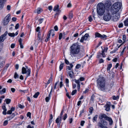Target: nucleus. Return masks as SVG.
<instances>
[{"mask_svg": "<svg viewBox=\"0 0 128 128\" xmlns=\"http://www.w3.org/2000/svg\"><path fill=\"white\" fill-rule=\"evenodd\" d=\"M105 4L106 6V8L112 14H116L121 8V5L119 2H117L114 3L112 6L111 8L109 7L111 6L110 3L108 2V1L106 2Z\"/></svg>", "mask_w": 128, "mask_h": 128, "instance_id": "obj_1", "label": "nucleus"}, {"mask_svg": "<svg viewBox=\"0 0 128 128\" xmlns=\"http://www.w3.org/2000/svg\"><path fill=\"white\" fill-rule=\"evenodd\" d=\"M96 82L97 86L99 90L105 92L108 90V87L105 86L106 82L104 78H100L97 80Z\"/></svg>", "mask_w": 128, "mask_h": 128, "instance_id": "obj_2", "label": "nucleus"}, {"mask_svg": "<svg viewBox=\"0 0 128 128\" xmlns=\"http://www.w3.org/2000/svg\"><path fill=\"white\" fill-rule=\"evenodd\" d=\"M80 47L79 43L78 42L73 44L70 46V53L72 56H74L79 53L80 51Z\"/></svg>", "mask_w": 128, "mask_h": 128, "instance_id": "obj_3", "label": "nucleus"}, {"mask_svg": "<svg viewBox=\"0 0 128 128\" xmlns=\"http://www.w3.org/2000/svg\"><path fill=\"white\" fill-rule=\"evenodd\" d=\"M105 6H106V5L101 2L99 3L97 5V11L99 16H101L104 14L105 11Z\"/></svg>", "mask_w": 128, "mask_h": 128, "instance_id": "obj_4", "label": "nucleus"}, {"mask_svg": "<svg viewBox=\"0 0 128 128\" xmlns=\"http://www.w3.org/2000/svg\"><path fill=\"white\" fill-rule=\"evenodd\" d=\"M31 70L30 68H28L27 66H25V68L23 67L22 68V74H26V78L30 76Z\"/></svg>", "mask_w": 128, "mask_h": 128, "instance_id": "obj_5", "label": "nucleus"}, {"mask_svg": "<svg viewBox=\"0 0 128 128\" xmlns=\"http://www.w3.org/2000/svg\"><path fill=\"white\" fill-rule=\"evenodd\" d=\"M110 11L108 10L107 8H106V12L104 16L103 20L106 21H109L112 17Z\"/></svg>", "mask_w": 128, "mask_h": 128, "instance_id": "obj_6", "label": "nucleus"}, {"mask_svg": "<svg viewBox=\"0 0 128 128\" xmlns=\"http://www.w3.org/2000/svg\"><path fill=\"white\" fill-rule=\"evenodd\" d=\"M108 124L107 122L104 119L100 120V121L98 122V126L101 128L104 127V126H106Z\"/></svg>", "mask_w": 128, "mask_h": 128, "instance_id": "obj_7", "label": "nucleus"}, {"mask_svg": "<svg viewBox=\"0 0 128 128\" xmlns=\"http://www.w3.org/2000/svg\"><path fill=\"white\" fill-rule=\"evenodd\" d=\"M95 37L99 38L102 39L106 40V39L107 36L105 35H102L99 33L96 32L95 33Z\"/></svg>", "mask_w": 128, "mask_h": 128, "instance_id": "obj_8", "label": "nucleus"}, {"mask_svg": "<svg viewBox=\"0 0 128 128\" xmlns=\"http://www.w3.org/2000/svg\"><path fill=\"white\" fill-rule=\"evenodd\" d=\"M10 14H8L5 17L3 22V24L4 25H7L10 21Z\"/></svg>", "mask_w": 128, "mask_h": 128, "instance_id": "obj_9", "label": "nucleus"}, {"mask_svg": "<svg viewBox=\"0 0 128 128\" xmlns=\"http://www.w3.org/2000/svg\"><path fill=\"white\" fill-rule=\"evenodd\" d=\"M110 102H108L106 104L104 107L106 108L105 110L106 111L108 112L110 110Z\"/></svg>", "mask_w": 128, "mask_h": 128, "instance_id": "obj_10", "label": "nucleus"}, {"mask_svg": "<svg viewBox=\"0 0 128 128\" xmlns=\"http://www.w3.org/2000/svg\"><path fill=\"white\" fill-rule=\"evenodd\" d=\"M105 120L108 121L109 124L110 125H112V124L113 121L111 118L110 117L107 116Z\"/></svg>", "mask_w": 128, "mask_h": 128, "instance_id": "obj_11", "label": "nucleus"}, {"mask_svg": "<svg viewBox=\"0 0 128 128\" xmlns=\"http://www.w3.org/2000/svg\"><path fill=\"white\" fill-rule=\"evenodd\" d=\"M8 33L7 31H6L4 34L2 35L0 37V40H4L6 39V36Z\"/></svg>", "mask_w": 128, "mask_h": 128, "instance_id": "obj_12", "label": "nucleus"}, {"mask_svg": "<svg viewBox=\"0 0 128 128\" xmlns=\"http://www.w3.org/2000/svg\"><path fill=\"white\" fill-rule=\"evenodd\" d=\"M54 32V30H50L48 32V34L46 38V39H45V40H48L50 38V34H51V33H53V32Z\"/></svg>", "mask_w": 128, "mask_h": 128, "instance_id": "obj_13", "label": "nucleus"}, {"mask_svg": "<svg viewBox=\"0 0 128 128\" xmlns=\"http://www.w3.org/2000/svg\"><path fill=\"white\" fill-rule=\"evenodd\" d=\"M107 116V115L104 114H100L99 116V118L100 120L102 119L103 118H104L105 120Z\"/></svg>", "mask_w": 128, "mask_h": 128, "instance_id": "obj_14", "label": "nucleus"}, {"mask_svg": "<svg viewBox=\"0 0 128 128\" xmlns=\"http://www.w3.org/2000/svg\"><path fill=\"white\" fill-rule=\"evenodd\" d=\"M89 36V34H86L84 36L82 37L80 40H86L88 39V38Z\"/></svg>", "mask_w": 128, "mask_h": 128, "instance_id": "obj_15", "label": "nucleus"}, {"mask_svg": "<svg viewBox=\"0 0 128 128\" xmlns=\"http://www.w3.org/2000/svg\"><path fill=\"white\" fill-rule=\"evenodd\" d=\"M120 18V15L119 14H116L114 16V19H113V20L114 21H117Z\"/></svg>", "mask_w": 128, "mask_h": 128, "instance_id": "obj_16", "label": "nucleus"}, {"mask_svg": "<svg viewBox=\"0 0 128 128\" xmlns=\"http://www.w3.org/2000/svg\"><path fill=\"white\" fill-rule=\"evenodd\" d=\"M62 120V118H60V117L58 116V118L56 120V123L58 124L60 126L61 122Z\"/></svg>", "mask_w": 128, "mask_h": 128, "instance_id": "obj_17", "label": "nucleus"}, {"mask_svg": "<svg viewBox=\"0 0 128 128\" xmlns=\"http://www.w3.org/2000/svg\"><path fill=\"white\" fill-rule=\"evenodd\" d=\"M2 108L4 110V111L2 112V114L5 115H6V111H7V109L6 108L5 105H4L2 107Z\"/></svg>", "mask_w": 128, "mask_h": 128, "instance_id": "obj_18", "label": "nucleus"}, {"mask_svg": "<svg viewBox=\"0 0 128 128\" xmlns=\"http://www.w3.org/2000/svg\"><path fill=\"white\" fill-rule=\"evenodd\" d=\"M68 74L70 77L72 78H74V73L72 71H70L68 72Z\"/></svg>", "mask_w": 128, "mask_h": 128, "instance_id": "obj_19", "label": "nucleus"}, {"mask_svg": "<svg viewBox=\"0 0 128 128\" xmlns=\"http://www.w3.org/2000/svg\"><path fill=\"white\" fill-rule=\"evenodd\" d=\"M59 6L58 5H57L55 6L53 9V10L54 11H56L57 12H59L60 10L58 9Z\"/></svg>", "mask_w": 128, "mask_h": 128, "instance_id": "obj_20", "label": "nucleus"}, {"mask_svg": "<svg viewBox=\"0 0 128 128\" xmlns=\"http://www.w3.org/2000/svg\"><path fill=\"white\" fill-rule=\"evenodd\" d=\"M19 42L20 46V48H24L23 44L24 43L22 42V40H19Z\"/></svg>", "mask_w": 128, "mask_h": 128, "instance_id": "obj_21", "label": "nucleus"}, {"mask_svg": "<svg viewBox=\"0 0 128 128\" xmlns=\"http://www.w3.org/2000/svg\"><path fill=\"white\" fill-rule=\"evenodd\" d=\"M70 66H66L68 69L69 70H72V68L73 66V65L72 64H70Z\"/></svg>", "mask_w": 128, "mask_h": 128, "instance_id": "obj_22", "label": "nucleus"}, {"mask_svg": "<svg viewBox=\"0 0 128 128\" xmlns=\"http://www.w3.org/2000/svg\"><path fill=\"white\" fill-rule=\"evenodd\" d=\"M69 18L71 19L73 17L72 12V11H70L69 14Z\"/></svg>", "mask_w": 128, "mask_h": 128, "instance_id": "obj_23", "label": "nucleus"}, {"mask_svg": "<svg viewBox=\"0 0 128 128\" xmlns=\"http://www.w3.org/2000/svg\"><path fill=\"white\" fill-rule=\"evenodd\" d=\"M38 14H40L42 12V9L40 8H38L36 10Z\"/></svg>", "mask_w": 128, "mask_h": 128, "instance_id": "obj_24", "label": "nucleus"}, {"mask_svg": "<svg viewBox=\"0 0 128 128\" xmlns=\"http://www.w3.org/2000/svg\"><path fill=\"white\" fill-rule=\"evenodd\" d=\"M11 100L9 99H6L5 100L6 104H9L10 103Z\"/></svg>", "mask_w": 128, "mask_h": 128, "instance_id": "obj_25", "label": "nucleus"}, {"mask_svg": "<svg viewBox=\"0 0 128 128\" xmlns=\"http://www.w3.org/2000/svg\"><path fill=\"white\" fill-rule=\"evenodd\" d=\"M53 118V116L52 114H51L50 115V120H49V122H50V124H49V126L50 125V123L52 122V119Z\"/></svg>", "mask_w": 128, "mask_h": 128, "instance_id": "obj_26", "label": "nucleus"}, {"mask_svg": "<svg viewBox=\"0 0 128 128\" xmlns=\"http://www.w3.org/2000/svg\"><path fill=\"white\" fill-rule=\"evenodd\" d=\"M124 25L125 26H128V18L124 22Z\"/></svg>", "mask_w": 128, "mask_h": 128, "instance_id": "obj_27", "label": "nucleus"}, {"mask_svg": "<svg viewBox=\"0 0 128 128\" xmlns=\"http://www.w3.org/2000/svg\"><path fill=\"white\" fill-rule=\"evenodd\" d=\"M6 89L5 88H4L2 90H0V94H2L3 93L6 92Z\"/></svg>", "mask_w": 128, "mask_h": 128, "instance_id": "obj_28", "label": "nucleus"}, {"mask_svg": "<svg viewBox=\"0 0 128 128\" xmlns=\"http://www.w3.org/2000/svg\"><path fill=\"white\" fill-rule=\"evenodd\" d=\"M39 94L40 93L39 92H37L34 95L33 97L35 98H37L38 95H39Z\"/></svg>", "mask_w": 128, "mask_h": 128, "instance_id": "obj_29", "label": "nucleus"}, {"mask_svg": "<svg viewBox=\"0 0 128 128\" xmlns=\"http://www.w3.org/2000/svg\"><path fill=\"white\" fill-rule=\"evenodd\" d=\"M8 34L9 36L11 37H14L15 36V34L14 33H8Z\"/></svg>", "mask_w": 128, "mask_h": 128, "instance_id": "obj_30", "label": "nucleus"}, {"mask_svg": "<svg viewBox=\"0 0 128 128\" xmlns=\"http://www.w3.org/2000/svg\"><path fill=\"white\" fill-rule=\"evenodd\" d=\"M98 117V115H96L93 118V122H94V121H96Z\"/></svg>", "mask_w": 128, "mask_h": 128, "instance_id": "obj_31", "label": "nucleus"}, {"mask_svg": "<svg viewBox=\"0 0 128 128\" xmlns=\"http://www.w3.org/2000/svg\"><path fill=\"white\" fill-rule=\"evenodd\" d=\"M112 66V64H108L107 68V70H110Z\"/></svg>", "mask_w": 128, "mask_h": 128, "instance_id": "obj_32", "label": "nucleus"}, {"mask_svg": "<svg viewBox=\"0 0 128 128\" xmlns=\"http://www.w3.org/2000/svg\"><path fill=\"white\" fill-rule=\"evenodd\" d=\"M64 63L61 64L59 66L60 71L63 68Z\"/></svg>", "mask_w": 128, "mask_h": 128, "instance_id": "obj_33", "label": "nucleus"}, {"mask_svg": "<svg viewBox=\"0 0 128 128\" xmlns=\"http://www.w3.org/2000/svg\"><path fill=\"white\" fill-rule=\"evenodd\" d=\"M51 97L49 96L46 97L45 98L46 101V102H49Z\"/></svg>", "mask_w": 128, "mask_h": 128, "instance_id": "obj_34", "label": "nucleus"}, {"mask_svg": "<svg viewBox=\"0 0 128 128\" xmlns=\"http://www.w3.org/2000/svg\"><path fill=\"white\" fill-rule=\"evenodd\" d=\"M77 92V90H73L71 93V95L72 96L74 95Z\"/></svg>", "mask_w": 128, "mask_h": 128, "instance_id": "obj_35", "label": "nucleus"}, {"mask_svg": "<svg viewBox=\"0 0 128 128\" xmlns=\"http://www.w3.org/2000/svg\"><path fill=\"white\" fill-rule=\"evenodd\" d=\"M64 112V110H62L61 113L60 114V116H58L60 118H62V116L63 115Z\"/></svg>", "mask_w": 128, "mask_h": 128, "instance_id": "obj_36", "label": "nucleus"}, {"mask_svg": "<svg viewBox=\"0 0 128 128\" xmlns=\"http://www.w3.org/2000/svg\"><path fill=\"white\" fill-rule=\"evenodd\" d=\"M62 36H63V35H62V33H60L59 34V40H61L62 39Z\"/></svg>", "mask_w": 128, "mask_h": 128, "instance_id": "obj_37", "label": "nucleus"}, {"mask_svg": "<svg viewBox=\"0 0 128 128\" xmlns=\"http://www.w3.org/2000/svg\"><path fill=\"white\" fill-rule=\"evenodd\" d=\"M2 2L0 3V8L1 9H2L3 7L4 6L3 2Z\"/></svg>", "mask_w": 128, "mask_h": 128, "instance_id": "obj_38", "label": "nucleus"}, {"mask_svg": "<svg viewBox=\"0 0 128 128\" xmlns=\"http://www.w3.org/2000/svg\"><path fill=\"white\" fill-rule=\"evenodd\" d=\"M14 78L15 79L16 78H18V76L17 74V73L16 72L15 73L14 76Z\"/></svg>", "mask_w": 128, "mask_h": 128, "instance_id": "obj_39", "label": "nucleus"}, {"mask_svg": "<svg viewBox=\"0 0 128 128\" xmlns=\"http://www.w3.org/2000/svg\"><path fill=\"white\" fill-rule=\"evenodd\" d=\"M74 80L75 81V82L77 84H80V82L79 80H77L76 79H74Z\"/></svg>", "mask_w": 128, "mask_h": 128, "instance_id": "obj_40", "label": "nucleus"}, {"mask_svg": "<svg viewBox=\"0 0 128 128\" xmlns=\"http://www.w3.org/2000/svg\"><path fill=\"white\" fill-rule=\"evenodd\" d=\"M101 55L103 57H104L105 56V54L104 53V50H102L101 53Z\"/></svg>", "mask_w": 128, "mask_h": 128, "instance_id": "obj_41", "label": "nucleus"}, {"mask_svg": "<svg viewBox=\"0 0 128 128\" xmlns=\"http://www.w3.org/2000/svg\"><path fill=\"white\" fill-rule=\"evenodd\" d=\"M95 98V96L94 95V94H93L91 96V100L92 101H94V98Z\"/></svg>", "mask_w": 128, "mask_h": 128, "instance_id": "obj_42", "label": "nucleus"}, {"mask_svg": "<svg viewBox=\"0 0 128 128\" xmlns=\"http://www.w3.org/2000/svg\"><path fill=\"white\" fill-rule=\"evenodd\" d=\"M43 20L44 19L43 18H41L39 19L38 21L39 22L40 24L42 23L43 22Z\"/></svg>", "mask_w": 128, "mask_h": 128, "instance_id": "obj_43", "label": "nucleus"}, {"mask_svg": "<svg viewBox=\"0 0 128 128\" xmlns=\"http://www.w3.org/2000/svg\"><path fill=\"white\" fill-rule=\"evenodd\" d=\"M67 118V114H65L63 116V119L65 120Z\"/></svg>", "mask_w": 128, "mask_h": 128, "instance_id": "obj_44", "label": "nucleus"}, {"mask_svg": "<svg viewBox=\"0 0 128 128\" xmlns=\"http://www.w3.org/2000/svg\"><path fill=\"white\" fill-rule=\"evenodd\" d=\"M18 106L21 109L23 108L24 107V106L22 105L21 104H19L18 105Z\"/></svg>", "mask_w": 128, "mask_h": 128, "instance_id": "obj_45", "label": "nucleus"}, {"mask_svg": "<svg viewBox=\"0 0 128 128\" xmlns=\"http://www.w3.org/2000/svg\"><path fill=\"white\" fill-rule=\"evenodd\" d=\"M119 97L118 96H114L113 97V98L114 100H116L119 98Z\"/></svg>", "mask_w": 128, "mask_h": 128, "instance_id": "obj_46", "label": "nucleus"}, {"mask_svg": "<svg viewBox=\"0 0 128 128\" xmlns=\"http://www.w3.org/2000/svg\"><path fill=\"white\" fill-rule=\"evenodd\" d=\"M8 121L7 120H6L4 122L3 124L4 126H5L8 124Z\"/></svg>", "mask_w": 128, "mask_h": 128, "instance_id": "obj_47", "label": "nucleus"}, {"mask_svg": "<svg viewBox=\"0 0 128 128\" xmlns=\"http://www.w3.org/2000/svg\"><path fill=\"white\" fill-rule=\"evenodd\" d=\"M19 27V24L18 23L15 26V28L16 29H18Z\"/></svg>", "mask_w": 128, "mask_h": 128, "instance_id": "obj_48", "label": "nucleus"}, {"mask_svg": "<svg viewBox=\"0 0 128 128\" xmlns=\"http://www.w3.org/2000/svg\"><path fill=\"white\" fill-rule=\"evenodd\" d=\"M40 28L39 26L38 27L36 28V31L37 32H38L39 33Z\"/></svg>", "mask_w": 128, "mask_h": 128, "instance_id": "obj_49", "label": "nucleus"}, {"mask_svg": "<svg viewBox=\"0 0 128 128\" xmlns=\"http://www.w3.org/2000/svg\"><path fill=\"white\" fill-rule=\"evenodd\" d=\"M81 67V65L79 64H78L76 66V68L78 69Z\"/></svg>", "mask_w": 128, "mask_h": 128, "instance_id": "obj_50", "label": "nucleus"}, {"mask_svg": "<svg viewBox=\"0 0 128 128\" xmlns=\"http://www.w3.org/2000/svg\"><path fill=\"white\" fill-rule=\"evenodd\" d=\"M31 115V113L30 112H28L27 114V116L29 117V118H30Z\"/></svg>", "mask_w": 128, "mask_h": 128, "instance_id": "obj_51", "label": "nucleus"}, {"mask_svg": "<svg viewBox=\"0 0 128 128\" xmlns=\"http://www.w3.org/2000/svg\"><path fill=\"white\" fill-rule=\"evenodd\" d=\"M123 24L122 23H121L118 26V27L119 28H122L123 27Z\"/></svg>", "mask_w": 128, "mask_h": 128, "instance_id": "obj_52", "label": "nucleus"}, {"mask_svg": "<svg viewBox=\"0 0 128 128\" xmlns=\"http://www.w3.org/2000/svg\"><path fill=\"white\" fill-rule=\"evenodd\" d=\"M62 35H63V39H64L65 37L66 36V34L65 32H64L63 33Z\"/></svg>", "mask_w": 128, "mask_h": 128, "instance_id": "obj_53", "label": "nucleus"}, {"mask_svg": "<svg viewBox=\"0 0 128 128\" xmlns=\"http://www.w3.org/2000/svg\"><path fill=\"white\" fill-rule=\"evenodd\" d=\"M88 20L90 22H91L92 21V18L91 16H90L88 17Z\"/></svg>", "mask_w": 128, "mask_h": 128, "instance_id": "obj_54", "label": "nucleus"}, {"mask_svg": "<svg viewBox=\"0 0 128 128\" xmlns=\"http://www.w3.org/2000/svg\"><path fill=\"white\" fill-rule=\"evenodd\" d=\"M84 121L83 120L82 121L80 122V125L82 126H84Z\"/></svg>", "mask_w": 128, "mask_h": 128, "instance_id": "obj_55", "label": "nucleus"}, {"mask_svg": "<svg viewBox=\"0 0 128 128\" xmlns=\"http://www.w3.org/2000/svg\"><path fill=\"white\" fill-rule=\"evenodd\" d=\"M54 29L56 31H58V27L57 26H54Z\"/></svg>", "mask_w": 128, "mask_h": 128, "instance_id": "obj_56", "label": "nucleus"}, {"mask_svg": "<svg viewBox=\"0 0 128 128\" xmlns=\"http://www.w3.org/2000/svg\"><path fill=\"white\" fill-rule=\"evenodd\" d=\"M93 110V108L92 107H90V108L89 112L90 113H92Z\"/></svg>", "mask_w": 128, "mask_h": 128, "instance_id": "obj_57", "label": "nucleus"}, {"mask_svg": "<svg viewBox=\"0 0 128 128\" xmlns=\"http://www.w3.org/2000/svg\"><path fill=\"white\" fill-rule=\"evenodd\" d=\"M65 63L67 64H69V61L66 59H65Z\"/></svg>", "mask_w": 128, "mask_h": 128, "instance_id": "obj_58", "label": "nucleus"}, {"mask_svg": "<svg viewBox=\"0 0 128 128\" xmlns=\"http://www.w3.org/2000/svg\"><path fill=\"white\" fill-rule=\"evenodd\" d=\"M19 67V65L18 64H16L15 66V68L17 70H18V69Z\"/></svg>", "mask_w": 128, "mask_h": 128, "instance_id": "obj_59", "label": "nucleus"}, {"mask_svg": "<svg viewBox=\"0 0 128 128\" xmlns=\"http://www.w3.org/2000/svg\"><path fill=\"white\" fill-rule=\"evenodd\" d=\"M62 82V81L60 82V88H61L63 86Z\"/></svg>", "mask_w": 128, "mask_h": 128, "instance_id": "obj_60", "label": "nucleus"}, {"mask_svg": "<svg viewBox=\"0 0 128 128\" xmlns=\"http://www.w3.org/2000/svg\"><path fill=\"white\" fill-rule=\"evenodd\" d=\"M72 4L70 2L67 5V7L68 8H70L72 6Z\"/></svg>", "mask_w": 128, "mask_h": 128, "instance_id": "obj_61", "label": "nucleus"}, {"mask_svg": "<svg viewBox=\"0 0 128 128\" xmlns=\"http://www.w3.org/2000/svg\"><path fill=\"white\" fill-rule=\"evenodd\" d=\"M11 90L12 92H14L16 90L14 88H11Z\"/></svg>", "mask_w": 128, "mask_h": 128, "instance_id": "obj_62", "label": "nucleus"}, {"mask_svg": "<svg viewBox=\"0 0 128 128\" xmlns=\"http://www.w3.org/2000/svg\"><path fill=\"white\" fill-rule=\"evenodd\" d=\"M12 112L10 110H9L7 111V114H12Z\"/></svg>", "mask_w": 128, "mask_h": 128, "instance_id": "obj_63", "label": "nucleus"}, {"mask_svg": "<svg viewBox=\"0 0 128 128\" xmlns=\"http://www.w3.org/2000/svg\"><path fill=\"white\" fill-rule=\"evenodd\" d=\"M15 46V44H12L10 46V47L12 48H14Z\"/></svg>", "mask_w": 128, "mask_h": 128, "instance_id": "obj_64", "label": "nucleus"}]
</instances>
